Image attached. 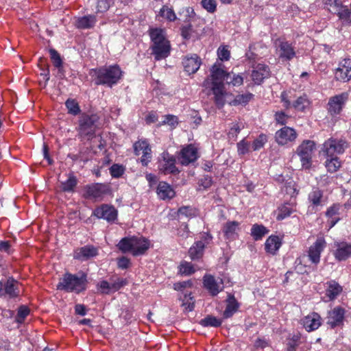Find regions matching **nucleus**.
Segmentation results:
<instances>
[{"instance_id": "obj_26", "label": "nucleus", "mask_w": 351, "mask_h": 351, "mask_svg": "<svg viewBox=\"0 0 351 351\" xmlns=\"http://www.w3.org/2000/svg\"><path fill=\"white\" fill-rule=\"evenodd\" d=\"M203 287L206 289L208 293L214 297L217 295L223 290V286H221L215 277L210 274H205L203 277Z\"/></svg>"}, {"instance_id": "obj_57", "label": "nucleus", "mask_w": 351, "mask_h": 351, "mask_svg": "<svg viewBox=\"0 0 351 351\" xmlns=\"http://www.w3.org/2000/svg\"><path fill=\"white\" fill-rule=\"evenodd\" d=\"M147 146H150L147 140H139L136 141L133 145L134 152L136 156L140 155V152L145 150Z\"/></svg>"}, {"instance_id": "obj_41", "label": "nucleus", "mask_w": 351, "mask_h": 351, "mask_svg": "<svg viewBox=\"0 0 351 351\" xmlns=\"http://www.w3.org/2000/svg\"><path fill=\"white\" fill-rule=\"evenodd\" d=\"M269 232V230L262 224L255 223L251 228V235L255 241H259Z\"/></svg>"}, {"instance_id": "obj_25", "label": "nucleus", "mask_w": 351, "mask_h": 351, "mask_svg": "<svg viewBox=\"0 0 351 351\" xmlns=\"http://www.w3.org/2000/svg\"><path fill=\"white\" fill-rule=\"evenodd\" d=\"M336 249L333 251V256L338 261H346L351 256V243L346 241L335 242Z\"/></svg>"}, {"instance_id": "obj_7", "label": "nucleus", "mask_w": 351, "mask_h": 351, "mask_svg": "<svg viewBox=\"0 0 351 351\" xmlns=\"http://www.w3.org/2000/svg\"><path fill=\"white\" fill-rule=\"evenodd\" d=\"M316 149V143L312 140H304L297 147L295 153L299 156L302 167L310 169L313 164V156Z\"/></svg>"}, {"instance_id": "obj_63", "label": "nucleus", "mask_w": 351, "mask_h": 351, "mask_svg": "<svg viewBox=\"0 0 351 351\" xmlns=\"http://www.w3.org/2000/svg\"><path fill=\"white\" fill-rule=\"evenodd\" d=\"M126 284L127 280L125 279L117 278L116 280L110 283L111 291H117Z\"/></svg>"}, {"instance_id": "obj_46", "label": "nucleus", "mask_w": 351, "mask_h": 351, "mask_svg": "<svg viewBox=\"0 0 351 351\" xmlns=\"http://www.w3.org/2000/svg\"><path fill=\"white\" fill-rule=\"evenodd\" d=\"M193 265L187 261H182L179 265V274L181 276H191L195 272Z\"/></svg>"}, {"instance_id": "obj_54", "label": "nucleus", "mask_w": 351, "mask_h": 351, "mask_svg": "<svg viewBox=\"0 0 351 351\" xmlns=\"http://www.w3.org/2000/svg\"><path fill=\"white\" fill-rule=\"evenodd\" d=\"M112 4V0H97L96 7L97 12L104 13L107 12Z\"/></svg>"}, {"instance_id": "obj_64", "label": "nucleus", "mask_w": 351, "mask_h": 351, "mask_svg": "<svg viewBox=\"0 0 351 351\" xmlns=\"http://www.w3.org/2000/svg\"><path fill=\"white\" fill-rule=\"evenodd\" d=\"M268 346H269V340L265 337H258L254 343L255 349H264Z\"/></svg>"}, {"instance_id": "obj_24", "label": "nucleus", "mask_w": 351, "mask_h": 351, "mask_svg": "<svg viewBox=\"0 0 351 351\" xmlns=\"http://www.w3.org/2000/svg\"><path fill=\"white\" fill-rule=\"evenodd\" d=\"M302 324L307 332L315 331L318 329L322 323L320 315L316 312H312L305 316L302 320Z\"/></svg>"}, {"instance_id": "obj_27", "label": "nucleus", "mask_w": 351, "mask_h": 351, "mask_svg": "<svg viewBox=\"0 0 351 351\" xmlns=\"http://www.w3.org/2000/svg\"><path fill=\"white\" fill-rule=\"evenodd\" d=\"M202 60L197 54H193L191 56H186L182 60V64L184 71L189 74H193L197 71Z\"/></svg>"}, {"instance_id": "obj_40", "label": "nucleus", "mask_w": 351, "mask_h": 351, "mask_svg": "<svg viewBox=\"0 0 351 351\" xmlns=\"http://www.w3.org/2000/svg\"><path fill=\"white\" fill-rule=\"evenodd\" d=\"M310 104L311 101H309L307 95L303 94L297 98V99L292 104V106L297 111L304 112Z\"/></svg>"}, {"instance_id": "obj_61", "label": "nucleus", "mask_w": 351, "mask_h": 351, "mask_svg": "<svg viewBox=\"0 0 351 351\" xmlns=\"http://www.w3.org/2000/svg\"><path fill=\"white\" fill-rule=\"evenodd\" d=\"M202 7L210 13H213L217 9L215 0H202Z\"/></svg>"}, {"instance_id": "obj_49", "label": "nucleus", "mask_w": 351, "mask_h": 351, "mask_svg": "<svg viewBox=\"0 0 351 351\" xmlns=\"http://www.w3.org/2000/svg\"><path fill=\"white\" fill-rule=\"evenodd\" d=\"M254 97V95L252 93H248L245 94H239L237 95L232 101V103L234 106L237 105H243L245 106L249 103V101Z\"/></svg>"}, {"instance_id": "obj_23", "label": "nucleus", "mask_w": 351, "mask_h": 351, "mask_svg": "<svg viewBox=\"0 0 351 351\" xmlns=\"http://www.w3.org/2000/svg\"><path fill=\"white\" fill-rule=\"evenodd\" d=\"M98 248L93 245H86L74 250L73 258L81 261H87L98 255Z\"/></svg>"}, {"instance_id": "obj_43", "label": "nucleus", "mask_w": 351, "mask_h": 351, "mask_svg": "<svg viewBox=\"0 0 351 351\" xmlns=\"http://www.w3.org/2000/svg\"><path fill=\"white\" fill-rule=\"evenodd\" d=\"M158 16L169 22H173L177 19L176 14L172 8L165 5L160 8Z\"/></svg>"}, {"instance_id": "obj_4", "label": "nucleus", "mask_w": 351, "mask_h": 351, "mask_svg": "<svg viewBox=\"0 0 351 351\" xmlns=\"http://www.w3.org/2000/svg\"><path fill=\"white\" fill-rule=\"evenodd\" d=\"M100 117L97 113L82 112L77 120L76 131L81 140L90 141L96 136L99 128Z\"/></svg>"}, {"instance_id": "obj_14", "label": "nucleus", "mask_w": 351, "mask_h": 351, "mask_svg": "<svg viewBox=\"0 0 351 351\" xmlns=\"http://www.w3.org/2000/svg\"><path fill=\"white\" fill-rule=\"evenodd\" d=\"M84 197L86 199H101L110 192V187L106 183H93L84 187Z\"/></svg>"}, {"instance_id": "obj_2", "label": "nucleus", "mask_w": 351, "mask_h": 351, "mask_svg": "<svg viewBox=\"0 0 351 351\" xmlns=\"http://www.w3.org/2000/svg\"><path fill=\"white\" fill-rule=\"evenodd\" d=\"M148 34L151 40L149 49L154 60L159 61L169 56L171 45L167 38L166 31L160 27H151L148 30Z\"/></svg>"}, {"instance_id": "obj_55", "label": "nucleus", "mask_w": 351, "mask_h": 351, "mask_svg": "<svg viewBox=\"0 0 351 351\" xmlns=\"http://www.w3.org/2000/svg\"><path fill=\"white\" fill-rule=\"evenodd\" d=\"M237 152L240 156H243L250 152V143L245 138L240 141L237 144Z\"/></svg>"}, {"instance_id": "obj_13", "label": "nucleus", "mask_w": 351, "mask_h": 351, "mask_svg": "<svg viewBox=\"0 0 351 351\" xmlns=\"http://www.w3.org/2000/svg\"><path fill=\"white\" fill-rule=\"evenodd\" d=\"M199 157L198 149L192 143L183 146L176 154L178 162L182 166L195 162Z\"/></svg>"}, {"instance_id": "obj_45", "label": "nucleus", "mask_w": 351, "mask_h": 351, "mask_svg": "<svg viewBox=\"0 0 351 351\" xmlns=\"http://www.w3.org/2000/svg\"><path fill=\"white\" fill-rule=\"evenodd\" d=\"M65 106L67 109L68 114L76 116L80 114L81 109L78 102L75 99L69 98L65 101Z\"/></svg>"}, {"instance_id": "obj_20", "label": "nucleus", "mask_w": 351, "mask_h": 351, "mask_svg": "<svg viewBox=\"0 0 351 351\" xmlns=\"http://www.w3.org/2000/svg\"><path fill=\"white\" fill-rule=\"evenodd\" d=\"M335 80L341 82H348L351 80V59L345 58L339 62L334 72Z\"/></svg>"}, {"instance_id": "obj_48", "label": "nucleus", "mask_w": 351, "mask_h": 351, "mask_svg": "<svg viewBox=\"0 0 351 351\" xmlns=\"http://www.w3.org/2000/svg\"><path fill=\"white\" fill-rule=\"evenodd\" d=\"M181 300H182V305L185 307L186 310L188 311H192L194 310L195 301L191 292L185 293Z\"/></svg>"}, {"instance_id": "obj_16", "label": "nucleus", "mask_w": 351, "mask_h": 351, "mask_svg": "<svg viewBox=\"0 0 351 351\" xmlns=\"http://www.w3.org/2000/svg\"><path fill=\"white\" fill-rule=\"evenodd\" d=\"M326 241L324 237H318L316 241L308 247L307 256L312 264L317 265L320 262L321 254L326 247Z\"/></svg>"}, {"instance_id": "obj_58", "label": "nucleus", "mask_w": 351, "mask_h": 351, "mask_svg": "<svg viewBox=\"0 0 351 351\" xmlns=\"http://www.w3.org/2000/svg\"><path fill=\"white\" fill-rule=\"evenodd\" d=\"M152 160V149L150 146H147L145 150H143L141 158V162L143 166L146 167Z\"/></svg>"}, {"instance_id": "obj_62", "label": "nucleus", "mask_w": 351, "mask_h": 351, "mask_svg": "<svg viewBox=\"0 0 351 351\" xmlns=\"http://www.w3.org/2000/svg\"><path fill=\"white\" fill-rule=\"evenodd\" d=\"M217 55L221 61H228L230 57V52L226 46H222L219 47Z\"/></svg>"}, {"instance_id": "obj_10", "label": "nucleus", "mask_w": 351, "mask_h": 351, "mask_svg": "<svg viewBox=\"0 0 351 351\" xmlns=\"http://www.w3.org/2000/svg\"><path fill=\"white\" fill-rule=\"evenodd\" d=\"M349 94L347 92H343L340 94L335 95L328 99L326 104V110L328 114L332 118L339 117L348 100Z\"/></svg>"}, {"instance_id": "obj_17", "label": "nucleus", "mask_w": 351, "mask_h": 351, "mask_svg": "<svg viewBox=\"0 0 351 351\" xmlns=\"http://www.w3.org/2000/svg\"><path fill=\"white\" fill-rule=\"evenodd\" d=\"M298 138L296 130L289 126H284L277 130L274 134L276 143L280 146H285L295 141Z\"/></svg>"}, {"instance_id": "obj_51", "label": "nucleus", "mask_w": 351, "mask_h": 351, "mask_svg": "<svg viewBox=\"0 0 351 351\" xmlns=\"http://www.w3.org/2000/svg\"><path fill=\"white\" fill-rule=\"evenodd\" d=\"M30 309L25 305H21L19 307L16 321L19 324H23L25 318L29 315Z\"/></svg>"}, {"instance_id": "obj_44", "label": "nucleus", "mask_w": 351, "mask_h": 351, "mask_svg": "<svg viewBox=\"0 0 351 351\" xmlns=\"http://www.w3.org/2000/svg\"><path fill=\"white\" fill-rule=\"evenodd\" d=\"M222 324L221 319L217 318L213 315H207L199 322V324L203 327H219Z\"/></svg>"}, {"instance_id": "obj_36", "label": "nucleus", "mask_w": 351, "mask_h": 351, "mask_svg": "<svg viewBox=\"0 0 351 351\" xmlns=\"http://www.w3.org/2000/svg\"><path fill=\"white\" fill-rule=\"evenodd\" d=\"M324 157L326 158L324 165L328 172L330 173H335L341 167V162L337 156Z\"/></svg>"}, {"instance_id": "obj_1", "label": "nucleus", "mask_w": 351, "mask_h": 351, "mask_svg": "<svg viewBox=\"0 0 351 351\" xmlns=\"http://www.w3.org/2000/svg\"><path fill=\"white\" fill-rule=\"evenodd\" d=\"M88 74L95 85L112 88L122 78L123 71L118 64H114L91 69Z\"/></svg>"}, {"instance_id": "obj_52", "label": "nucleus", "mask_w": 351, "mask_h": 351, "mask_svg": "<svg viewBox=\"0 0 351 351\" xmlns=\"http://www.w3.org/2000/svg\"><path fill=\"white\" fill-rule=\"evenodd\" d=\"M267 141V136L264 134H261L252 144L253 151H257L263 148Z\"/></svg>"}, {"instance_id": "obj_9", "label": "nucleus", "mask_w": 351, "mask_h": 351, "mask_svg": "<svg viewBox=\"0 0 351 351\" xmlns=\"http://www.w3.org/2000/svg\"><path fill=\"white\" fill-rule=\"evenodd\" d=\"M274 45L276 53L280 60L288 62L296 57V51L293 43L288 41L285 37L276 38Z\"/></svg>"}, {"instance_id": "obj_32", "label": "nucleus", "mask_w": 351, "mask_h": 351, "mask_svg": "<svg viewBox=\"0 0 351 351\" xmlns=\"http://www.w3.org/2000/svg\"><path fill=\"white\" fill-rule=\"evenodd\" d=\"M157 194L160 199L165 200L172 199L176 193L170 184L166 182H160L157 186Z\"/></svg>"}, {"instance_id": "obj_5", "label": "nucleus", "mask_w": 351, "mask_h": 351, "mask_svg": "<svg viewBox=\"0 0 351 351\" xmlns=\"http://www.w3.org/2000/svg\"><path fill=\"white\" fill-rule=\"evenodd\" d=\"M117 247L123 253L131 252L134 256L143 255L150 247V241L144 237H125L122 238Z\"/></svg>"}, {"instance_id": "obj_22", "label": "nucleus", "mask_w": 351, "mask_h": 351, "mask_svg": "<svg viewBox=\"0 0 351 351\" xmlns=\"http://www.w3.org/2000/svg\"><path fill=\"white\" fill-rule=\"evenodd\" d=\"M251 77L255 84H261L265 79L270 77V69L269 66L261 63L253 65Z\"/></svg>"}, {"instance_id": "obj_18", "label": "nucleus", "mask_w": 351, "mask_h": 351, "mask_svg": "<svg viewBox=\"0 0 351 351\" xmlns=\"http://www.w3.org/2000/svg\"><path fill=\"white\" fill-rule=\"evenodd\" d=\"M93 215L97 219H103L108 223H113L117 219L118 211L114 206L104 204L95 208Z\"/></svg>"}, {"instance_id": "obj_30", "label": "nucleus", "mask_w": 351, "mask_h": 351, "mask_svg": "<svg viewBox=\"0 0 351 351\" xmlns=\"http://www.w3.org/2000/svg\"><path fill=\"white\" fill-rule=\"evenodd\" d=\"M296 203L286 202L280 204L277 208L276 220L282 221L296 211Z\"/></svg>"}, {"instance_id": "obj_39", "label": "nucleus", "mask_w": 351, "mask_h": 351, "mask_svg": "<svg viewBox=\"0 0 351 351\" xmlns=\"http://www.w3.org/2000/svg\"><path fill=\"white\" fill-rule=\"evenodd\" d=\"M77 184V179L76 176L73 174V173H70L68 175L67 180L61 182V190L63 192H73Z\"/></svg>"}, {"instance_id": "obj_47", "label": "nucleus", "mask_w": 351, "mask_h": 351, "mask_svg": "<svg viewBox=\"0 0 351 351\" xmlns=\"http://www.w3.org/2000/svg\"><path fill=\"white\" fill-rule=\"evenodd\" d=\"M38 66H39L41 73L40 76L43 77V79L45 80V84L49 80L50 74H49V66L45 60L40 58L38 61Z\"/></svg>"}, {"instance_id": "obj_21", "label": "nucleus", "mask_w": 351, "mask_h": 351, "mask_svg": "<svg viewBox=\"0 0 351 351\" xmlns=\"http://www.w3.org/2000/svg\"><path fill=\"white\" fill-rule=\"evenodd\" d=\"M345 313L346 311L343 307L339 306L335 307L328 312L326 324L332 329L342 326L343 324Z\"/></svg>"}, {"instance_id": "obj_33", "label": "nucleus", "mask_w": 351, "mask_h": 351, "mask_svg": "<svg viewBox=\"0 0 351 351\" xmlns=\"http://www.w3.org/2000/svg\"><path fill=\"white\" fill-rule=\"evenodd\" d=\"M220 66L221 64H215L212 66L210 69L212 82H223V80L228 82L229 77H231V73H226Z\"/></svg>"}, {"instance_id": "obj_37", "label": "nucleus", "mask_w": 351, "mask_h": 351, "mask_svg": "<svg viewBox=\"0 0 351 351\" xmlns=\"http://www.w3.org/2000/svg\"><path fill=\"white\" fill-rule=\"evenodd\" d=\"M180 34L182 37L186 40L193 39L194 40L200 39V36L193 28L191 23L182 25L180 27Z\"/></svg>"}, {"instance_id": "obj_60", "label": "nucleus", "mask_w": 351, "mask_h": 351, "mask_svg": "<svg viewBox=\"0 0 351 351\" xmlns=\"http://www.w3.org/2000/svg\"><path fill=\"white\" fill-rule=\"evenodd\" d=\"M274 118L276 123L286 126L289 117L282 111H278L275 113Z\"/></svg>"}, {"instance_id": "obj_19", "label": "nucleus", "mask_w": 351, "mask_h": 351, "mask_svg": "<svg viewBox=\"0 0 351 351\" xmlns=\"http://www.w3.org/2000/svg\"><path fill=\"white\" fill-rule=\"evenodd\" d=\"M19 282L13 277H9L5 282L0 280V297L16 298L19 295Z\"/></svg>"}, {"instance_id": "obj_31", "label": "nucleus", "mask_w": 351, "mask_h": 351, "mask_svg": "<svg viewBox=\"0 0 351 351\" xmlns=\"http://www.w3.org/2000/svg\"><path fill=\"white\" fill-rule=\"evenodd\" d=\"M226 306L223 313V318L228 319L233 316V315L238 311L239 308V303L236 300L232 294H228L226 300Z\"/></svg>"}, {"instance_id": "obj_6", "label": "nucleus", "mask_w": 351, "mask_h": 351, "mask_svg": "<svg viewBox=\"0 0 351 351\" xmlns=\"http://www.w3.org/2000/svg\"><path fill=\"white\" fill-rule=\"evenodd\" d=\"M323 2L330 8V12L337 16L342 25L351 26V3L350 6L346 5L341 0H323Z\"/></svg>"}, {"instance_id": "obj_53", "label": "nucleus", "mask_w": 351, "mask_h": 351, "mask_svg": "<svg viewBox=\"0 0 351 351\" xmlns=\"http://www.w3.org/2000/svg\"><path fill=\"white\" fill-rule=\"evenodd\" d=\"M110 173L114 178H119L123 176L125 171V167L122 165L113 164L110 167Z\"/></svg>"}, {"instance_id": "obj_59", "label": "nucleus", "mask_w": 351, "mask_h": 351, "mask_svg": "<svg viewBox=\"0 0 351 351\" xmlns=\"http://www.w3.org/2000/svg\"><path fill=\"white\" fill-rule=\"evenodd\" d=\"M193 282L191 280L177 282L173 284V289L178 291H182L186 288H192Z\"/></svg>"}, {"instance_id": "obj_29", "label": "nucleus", "mask_w": 351, "mask_h": 351, "mask_svg": "<svg viewBox=\"0 0 351 351\" xmlns=\"http://www.w3.org/2000/svg\"><path fill=\"white\" fill-rule=\"evenodd\" d=\"M282 244V241L279 236L271 234L265 241V250L267 254L276 255Z\"/></svg>"}, {"instance_id": "obj_56", "label": "nucleus", "mask_w": 351, "mask_h": 351, "mask_svg": "<svg viewBox=\"0 0 351 351\" xmlns=\"http://www.w3.org/2000/svg\"><path fill=\"white\" fill-rule=\"evenodd\" d=\"M284 187L285 188L286 193L289 194L291 197L298 193L296 192L295 183L291 177H288Z\"/></svg>"}, {"instance_id": "obj_38", "label": "nucleus", "mask_w": 351, "mask_h": 351, "mask_svg": "<svg viewBox=\"0 0 351 351\" xmlns=\"http://www.w3.org/2000/svg\"><path fill=\"white\" fill-rule=\"evenodd\" d=\"M239 222L237 221H227L222 230L224 237L227 239L234 238V236L237 234V230L239 229Z\"/></svg>"}, {"instance_id": "obj_3", "label": "nucleus", "mask_w": 351, "mask_h": 351, "mask_svg": "<svg viewBox=\"0 0 351 351\" xmlns=\"http://www.w3.org/2000/svg\"><path fill=\"white\" fill-rule=\"evenodd\" d=\"M87 274L83 271L77 274L65 272L60 278L56 285V289L66 293L80 294L87 289Z\"/></svg>"}, {"instance_id": "obj_34", "label": "nucleus", "mask_w": 351, "mask_h": 351, "mask_svg": "<svg viewBox=\"0 0 351 351\" xmlns=\"http://www.w3.org/2000/svg\"><path fill=\"white\" fill-rule=\"evenodd\" d=\"M326 295L329 300H334L342 292V287L335 280H331L326 282Z\"/></svg>"}, {"instance_id": "obj_28", "label": "nucleus", "mask_w": 351, "mask_h": 351, "mask_svg": "<svg viewBox=\"0 0 351 351\" xmlns=\"http://www.w3.org/2000/svg\"><path fill=\"white\" fill-rule=\"evenodd\" d=\"M341 207L339 203H334L327 208L325 215L328 218L327 223L329 229L333 228L341 220L338 217Z\"/></svg>"}, {"instance_id": "obj_8", "label": "nucleus", "mask_w": 351, "mask_h": 351, "mask_svg": "<svg viewBox=\"0 0 351 351\" xmlns=\"http://www.w3.org/2000/svg\"><path fill=\"white\" fill-rule=\"evenodd\" d=\"M348 147L346 139L330 137L322 144L321 153L324 156H333L343 154Z\"/></svg>"}, {"instance_id": "obj_35", "label": "nucleus", "mask_w": 351, "mask_h": 351, "mask_svg": "<svg viewBox=\"0 0 351 351\" xmlns=\"http://www.w3.org/2000/svg\"><path fill=\"white\" fill-rule=\"evenodd\" d=\"M97 22L96 16L94 15H86L77 19L75 26L77 29H86L93 28Z\"/></svg>"}, {"instance_id": "obj_15", "label": "nucleus", "mask_w": 351, "mask_h": 351, "mask_svg": "<svg viewBox=\"0 0 351 351\" xmlns=\"http://www.w3.org/2000/svg\"><path fill=\"white\" fill-rule=\"evenodd\" d=\"M161 160L159 161L158 169L160 172L164 175L179 174L180 171L176 167V158L175 156L170 154L168 152L161 154Z\"/></svg>"}, {"instance_id": "obj_42", "label": "nucleus", "mask_w": 351, "mask_h": 351, "mask_svg": "<svg viewBox=\"0 0 351 351\" xmlns=\"http://www.w3.org/2000/svg\"><path fill=\"white\" fill-rule=\"evenodd\" d=\"M302 335L298 332L287 338V351H295L300 344Z\"/></svg>"}, {"instance_id": "obj_50", "label": "nucleus", "mask_w": 351, "mask_h": 351, "mask_svg": "<svg viewBox=\"0 0 351 351\" xmlns=\"http://www.w3.org/2000/svg\"><path fill=\"white\" fill-rule=\"evenodd\" d=\"M49 52L53 66L59 71L62 69V60L60 53L54 49H50Z\"/></svg>"}, {"instance_id": "obj_11", "label": "nucleus", "mask_w": 351, "mask_h": 351, "mask_svg": "<svg viewBox=\"0 0 351 351\" xmlns=\"http://www.w3.org/2000/svg\"><path fill=\"white\" fill-rule=\"evenodd\" d=\"M213 241V236L208 232L201 234L200 240L195 241L189 250V256L192 261L200 260L204 250Z\"/></svg>"}, {"instance_id": "obj_12", "label": "nucleus", "mask_w": 351, "mask_h": 351, "mask_svg": "<svg viewBox=\"0 0 351 351\" xmlns=\"http://www.w3.org/2000/svg\"><path fill=\"white\" fill-rule=\"evenodd\" d=\"M307 201L308 209L315 213L326 204L328 197L324 195V191L322 189L318 186H313L308 193Z\"/></svg>"}]
</instances>
